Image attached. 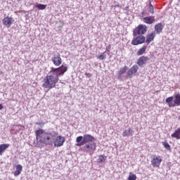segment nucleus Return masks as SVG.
Masks as SVG:
<instances>
[{"label": "nucleus", "mask_w": 180, "mask_h": 180, "mask_svg": "<svg viewBox=\"0 0 180 180\" xmlns=\"http://www.w3.org/2000/svg\"><path fill=\"white\" fill-rule=\"evenodd\" d=\"M171 137H172V139H176V140H180V128H178L174 133H173L171 135Z\"/></svg>", "instance_id": "obj_20"}, {"label": "nucleus", "mask_w": 180, "mask_h": 180, "mask_svg": "<svg viewBox=\"0 0 180 180\" xmlns=\"http://www.w3.org/2000/svg\"><path fill=\"white\" fill-rule=\"evenodd\" d=\"M155 37V34L154 32H152L150 34L147 35L146 43H147V44H150V43L152 42L153 40H154Z\"/></svg>", "instance_id": "obj_17"}, {"label": "nucleus", "mask_w": 180, "mask_h": 180, "mask_svg": "<svg viewBox=\"0 0 180 180\" xmlns=\"http://www.w3.org/2000/svg\"><path fill=\"white\" fill-rule=\"evenodd\" d=\"M112 48V46L111 45H108L106 49H105V52L108 51V54L109 56V53L110 52V49Z\"/></svg>", "instance_id": "obj_30"}, {"label": "nucleus", "mask_w": 180, "mask_h": 180, "mask_svg": "<svg viewBox=\"0 0 180 180\" xmlns=\"http://www.w3.org/2000/svg\"><path fill=\"white\" fill-rule=\"evenodd\" d=\"M85 75L89 77H91V74H89V73H86Z\"/></svg>", "instance_id": "obj_33"}, {"label": "nucleus", "mask_w": 180, "mask_h": 180, "mask_svg": "<svg viewBox=\"0 0 180 180\" xmlns=\"http://www.w3.org/2000/svg\"><path fill=\"white\" fill-rule=\"evenodd\" d=\"M35 8H38L39 9V11H43L46 8H47V6L44 5V4H39L35 6Z\"/></svg>", "instance_id": "obj_24"}, {"label": "nucleus", "mask_w": 180, "mask_h": 180, "mask_svg": "<svg viewBox=\"0 0 180 180\" xmlns=\"http://www.w3.org/2000/svg\"><path fill=\"white\" fill-rule=\"evenodd\" d=\"M56 131H44V129H38L35 131L36 139L37 141L44 144L45 146H53L57 137Z\"/></svg>", "instance_id": "obj_2"}, {"label": "nucleus", "mask_w": 180, "mask_h": 180, "mask_svg": "<svg viewBox=\"0 0 180 180\" xmlns=\"http://www.w3.org/2000/svg\"><path fill=\"white\" fill-rule=\"evenodd\" d=\"M146 42V37L143 35H139L136 37V39H132L131 44L133 46H139V44H143Z\"/></svg>", "instance_id": "obj_8"}, {"label": "nucleus", "mask_w": 180, "mask_h": 180, "mask_svg": "<svg viewBox=\"0 0 180 180\" xmlns=\"http://www.w3.org/2000/svg\"><path fill=\"white\" fill-rule=\"evenodd\" d=\"M106 158H108V157H106V155H99V157L97 160V162L99 164H101V162H105V161H106Z\"/></svg>", "instance_id": "obj_23"}, {"label": "nucleus", "mask_w": 180, "mask_h": 180, "mask_svg": "<svg viewBox=\"0 0 180 180\" xmlns=\"http://www.w3.org/2000/svg\"><path fill=\"white\" fill-rule=\"evenodd\" d=\"M2 22L4 26H7V27H11L12 23H13V18L12 17L7 16L3 19Z\"/></svg>", "instance_id": "obj_12"}, {"label": "nucleus", "mask_w": 180, "mask_h": 180, "mask_svg": "<svg viewBox=\"0 0 180 180\" xmlns=\"http://www.w3.org/2000/svg\"><path fill=\"white\" fill-rule=\"evenodd\" d=\"M147 33V25H139L133 30V36L136 37V36H143Z\"/></svg>", "instance_id": "obj_4"}, {"label": "nucleus", "mask_w": 180, "mask_h": 180, "mask_svg": "<svg viewBox=\"0 0 180 180\" xmlns=\"http://www.w3.org/2000/svg\"><path fill=\"white\" fill-rule=\"evenodd\" d=\"M148 60H150V58H148V56H141L139 57V58L138 59L136 64L139 66V67H143V65L144 64H147V61H148Z\"/></svg>", "instance_id": "obj_11"}, {"label": "nucleus", "mask_w": 180, "mask_h": 180, "mask_svg": "<svg viewBox=\"0 0 180 180\" xmlns=\"http://www.w3.org/2000/svg\"><path fill=\"white\" fill-rule=\"evenodd\" d=\"M137 179V176L136 174H133L132 172H130L128 176V180H136Z\"/></svg>", "instance_id": "obj_25"}, {"label": "nucleus", "mask_w": 180, "mask_h": 180, "mask_svg": "<svg viewBox=\"0 0 180 180\" xmlns=\"http://www.w3.org/2000/svg\"><path fill=\"white\" fill-rule=\"evenodd\" d=\"M161 162H162V159L161 158V156H153V160H151V165L154 167L158 168L160 165H161Z\"/></svg>", "instance_id": "obj_10"}, {"label": "nucleus", "mask_w": 180, "mask_h": 180, "mask_svg": "<svg viewBox=\"0 0 180 180\" xmlns=\"http://www.w3.org/2000/svg\"><path fill=\"white\" fill-rule=\"evenodd\" d=\"M6 148H9V143H4L0 145V155H2Z\"/></svg>", "instance_id": "obj_19"}, {"label": "nucleus", "mask_w": 180, "mask_h": 180, "mask_svg": "<svg viewBox=\"0 0 180 180\" xmlns=\"http://www.w3.org/2000/svg\"><path fill=\"white\" fill-rule=\"evenodd\" d=\"M51 61L56 67H60L61 65V63H63V60L61 59V56L60 53L54 54L51 58Z\"/></svg>", "instance_id": "obj_9"}, {"label": "nucleus", "mask_w": 180, "mask_h": 180, "mask_svg": "<svg viewBox=\"0 0 180 180\" xmlns=\"http://www.w3.org/2000/svg\"><path fill=\"white\" fill-rule=\"evenodd\" d=\"M164 29V26L162 25V23L160 22L158 24H156L155 25V30L158 34H160L162 32V30Z\"/></svg>", "instance_id": "obj_16"}, {"label": "nucleus", "mask_w": 180, "mask_h": 180, "mask_svg": "<svg viewBox=\"0 0 180 180\" xmlns=\"http://www.w3.org/2000/svg\"><path fill=\"white\" fill-rule=\"evenodd\" d=\"M65 143V138L61 135L56 136L55 141L53 142L54 147H63Z\"/></svg>", "instance_id": "obj_7"}, {"label": "nucleus", "mask_w": 180, "mask_h": 180, "mask_svg": "<svg viewBox=\"0 0 180 180\" xmlns=\"http://www.w3.org/2000/svg\"><path fill=\"white\" fill-rule=\"evenodd\" d=\"M2 109H4V105H2V104H0V110H2Z\"/></svg>", "instance_id": "obj_31"}, {"label": "nucleus", "mask_w": 180, "mask_h": 180, "mask_svg": "<svg viewBox=\"0 0 180 180\" xmlns=\"http://www.w3.org/2000/svg\"><path fill=\"white\" fill-rule=\"evenodd\" d=\"M99 60H105L106 58V51H104L102 54L97 56Z\"/></svg>", "instance_id": "obj_27"}, {"label": "nucleus", "mask_w": 180, "mask_h": 180, "mask_svg": "<svg viewBox=\"0 0 180 180\" xmlns=\"http://www.w3.org/2000/svg\"><path fill=\"white\" fill-rule=\"evenodd\" d=\"M22 169H23V167L22 166V165H18L16 166V170L13 173L14 176H19V174H21Z\"/></svg>", "instance_id": "obj_18"}, {"label": "nucleus", "mask_w": 180, "mask_h": 180, "mask_svg": "<svg viewBox=\"0 0 180 180\" xmlns=\"http://www.w3.org/2000/svg\"><path fill=\"white\" fill-rule=\"evenodd\" d=\"M162 146H164L166 150H171V146H169V143L167 141L162 142Z\"/></svg>", "instance_id": "obj_26"}, {"label": "nucleus", "mask_w": 180, "mask_h": 180, "mask_svg": "<svg viewBox=\"0 0 180 180\" xmlns=\"http://www.w3.org/2000/svg\"><path fill=\"white\" fill-rule=\"evenodd\" d=\"M143 21L147 25H153V23L155 22V18H154V16L145 17L143 18Z\"/></svg>", "instance_id": "obj_13"}, {"label": "nucleus", "mask_w": 180, "mask_h": 180, "mask_svg": "<svg viewBox=\"0 0 180 180\" xmlns=\"http://www.w3.org/2000/svg\"><path fill=\"white\" fill-rule=\"evenodd\" d=\"M147 50V46L146 45H143L142 48L139 49L137 51V56H143L144 53H146Z\"/></svg>", "instance_id": "obj_22"}, {"label": "nucleus", "mask_w": 180, "mask_h": 180, "mask_svg": "<svg viewBox=\"0 0 180 180\" xmlns=\"http://www.w3.org/2000/svg\"><path fill=\"white\" fill-rule=\"evenodd\" d=\"M68 70V68L65 64L57 68H51V70L44 79L43 88L48 89L56 88V84L58 82V77H63Z\"/></svg>", "instance_id": "obj_1"}, {"label": "nucleus", "mask_w": 180, "mask_h": 180, "mask_svg": "<svg viewBox=\"0 0 180 180\" xmlns=\"http://www.w3.org/2000/svg\"><path fill=\"white\" fill-rule=\"evenodd\" d=\"M84 150L89 154H94L95 150H96V143L90 142L89 143L84 144Z\"/></svg>", "instance_id": "obj_6"}, {"label": "nucleus", "mask_w": 180, "mask_h": 180, "mask_svg": "<svg viewBox=\"0 0 180 180\" xmlns=\"http://www.w3.org/2000/svg\"><path fill=\"white\" fill-rule=\"evenodd\" d=\"M83 140H84V136H79L77 137L76 142L77 143V144H79L80 143H82Z\"/></svg>", "instance_id": "obj_29"}, {"label": "nucleus", "mask_w": 180, "mask_h": 180, "mask_svg": "<svg viewBox=\"0 0 180 180\" xmlns=\"http://www.w3.org/2000/svg\"><path fill=\"white\" fill-rule=\"evenodd\" d=\"M139 71V66L137 65H134L127 72L128 77H131L133 74H136V72Z\"/></svg>", "instance_id": "obj_14"}, {"label": "nucleus", "mask_w": 180, "mask_h": 180, "mask_svg": "<svg viewBox=\"0 0 180 180\" xmlns=\"http://www.w3.org/2000/svg\"><path fill=\"white\" fill-rule=\"evenodd\" d=\"M94 140H95V138L91 134H84L83 136V140L80 143H77V147H81L82 146H85V144H88L89 143H94Z\"/></svg>", "instance_id": "obj_5"}, {"label": "nucleus", "mask_w": 180, "mask_h": 180, "mask_svg": "<svg viewBox=\"0 0 180 180\" xmlns=\"http://www.w3.org/2000/svg\"><path fill=\"white\" fill-rule=\"evenodd\" d=\"M166 103L168 104L169 108H175V106H180V94H176L174 96L168 97L165 100Z\"/></svg>", "instance_id": "obj_3"}, {"label": "nucleus", "mask_w": 180, "mask_h": 180, "mask_svg": "<svg viewBox=\"0 0 180 180\" xmlns=\"http://www.w3.org/2000/svg\"><path fill=\"white\" fill-rule=\"evenodd\" d=\"M141 15H146V11H142V12L141 13Z\"/></svg>", "instance_id": "obj_32"}, {"label": "nucleus", "mask_w": 180, "mask_h": 180, "mask_svg": "<svg viewBox=\"0 0 180 180\" xmlns=\"http://www.w3.org/2000/svg\"><path fill=\"white\" fill-rule=\"evenodd\" d=\"M134 131L133 129L129 128L128 129L125 130L122 133V137H129L133 136Z\"/></svg>", "instance_id": "obj_15"}, {"label": "nucleus", "mask_w": 180, "mask_h": 180, "mask_svg": "<svg viewBox=\"0 0 180 180\" xmlns=\"http://www.w3.org/2000/svg\"><path fill=\"white\" fill-rule=\"evenodd\" d=\"M149 12L152 14L154 15V6L151 4V1L149 2Z\"/></svg>", "instance_id": "obj_28"}, {"label": "nucleus", "mask_w": 180, "mask_h": 180, "mask_svg": "<svg viewBox=\"0 0 180 180\" xmlns=\"http://www.w3.org/2000/svg\"><path fill=\"white\" fill-rule=\"evenodd\" d=\"M126 71H127V66H124V68H122L118 72L117 77L122 78V75H123V74H125Z\"/></svg>", "instance_id": "obj_21"}]
</instances>
